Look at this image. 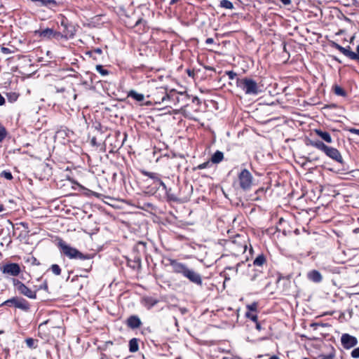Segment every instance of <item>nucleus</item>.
<instances>
[{"mask_svg":"<svg viewBox=\"0 0 359 359\" xmlns=\"http://www.w3.org/2000/svg\"><path fill=\"white\" fill-rule=\"evenodd\" d=\"M277 276L276 284L278 287L281 286L285 289L288 288L290 286L291 279L292 278V273L284 275L283 273H278Z\"/></svg>","mask_w":359,"mask_h":359,"instance_id":"15","label":"nucleus"},{"mask_svg":"<svg viewBox=\"0 0 359 359\" xmlns=\"http://www.w3.org/2000/svg\"><path fill=\"white\" fill-rule=\"evenodd\" d=\"M335 357L334 351L330 353L329 354H320L319 355L320 359H334Z\"/></svg>","mask_w":359,"mask_h":359,"instance_id":"41","label":"nucleus"},{"mask_svg":"<svg viewBox=\"0 0 359 359\" xmlns=\"http://www.w3.org/2000/svg\"><path fill=\"white\" fill-rule=\"evenodd\" d=\"M1 50L4 54H8L11 53V50L6 47H1Z\"/></svg>","mask_w":359,"mask_h":359,"instance_id":"54","label":"nucleus"},{"mask_svg":"<svg viewBox=\"0 0 359 359\" xmlns=\"http://www.w3.org/2000/svg\"><path fill=\"white\" fill-rule=\"evenodd\" d=\"M12 283L15 289L20 294L25 296L27 298L32 299H36L38 290H32L22 282L16 278H13Z\"/></svg>","mask_w":359,"mask_h":359,"instance_id":"9","label":"nucleus"},{"mask_svg":"<svg viewBox=\"0 0 359 359\" xmlns=\"http://www.w3.org/2000/svg\"><path fill=\"white\" fill-rule=\"evenodd\" d=\"M281 2L285 5V6H288L291 4L292 1L291 0H280Z\"/></svg>","mask_w":359,"mask_h":359,"instance_id":"60","label":"nucleus"},{"mask_svg":"<svg viewBox=\"0 0 359 359\" xmlns=\"http://www.w3.org/2000/svg\"><path fill=\"white\" fill-rule=\"evenodd\" d=\"M348 131H349L351 133H352V134H355V135H358V136H359V129H356V128H350V129L348 130Z\"/></svg>","mask_w":359,"mask_h":359,"instance_id":"53","label":"nucleus"},{"mask_svg":"<svg viewBox=\"0 0 359 359\" xmlns=\"http://www.w3.org/2000/svg\"><path fill=\"white\" fill-rule=\"evenodd\" d=\"M50 269L56 276H60L62 273V269L58 264H52Z\"/></svg>","mask_w":359,"mask_h":359,"instance_id":"38","label":"nucleus"},{"mask_svg":"<svg viewBox=\"0 0 359 359\" xmlns=\"http://www.w3.org/2000/svg\"><path fill=\"white\" fill-rule=\"evenodd\" d=\"M194 70L195 69H187V72L189 76H194Z\"/></svg>","mask_w":359,"mask_h":359,"instance_id":"55","label":"nucleus"},{"mask_svg":"<svg viewBox=\"0 0 359 359\" xmlns=\"http://www.w3.org/2000/svg\"><path fill=\"white\" fill-rule=\"evenodd\" d=\"M86 76H88L87 79H83L81 77V81L82 84L85 85L86 86L90 87L93 85L94 81L96 80V76L90 73V72H85Z\"/></svg>","mask_w":359,"mask_h":359,"instance_id":"23","label":"nucleus"},{"mask_svg":"<svg viewBox=\"0 0 359 359\" xmlns=\"http://www.w3.org/2000/svg\"><path fill=\"white\" fill-rule=\"evenodd\" d=\"M154 69H149L147 74L152 72ZM161 69H156L153 74L148 75L147 77L152 76L151 83L147 90V97L149 99V103L154 104H163V107L173 108V104L175 102H178L181 100L182 92L177 91L175 89H170L163 86H156L154 83L156 82L157 79L163 81L164 76L161 74Z\"/></svg>","mask_w":359,"mask_h":359,"instance_id":"1","label":"nucleus"},{"mask_svg":"<svg viewBox=\"0 0 359 359\" xmlns=\"http://www.w3.org/2000/svg\"><path fill=\"white\" fill-rule=\"evenodd\" d=\"M6 95L8 99V101L11 103L17 101V100L19 97V94L15 92L7 93Z\"/></svg>","mask_w":359,"mask_h":359,"instance_id":"34","label":"nucleus"},{"mask_svg":"<svg viewBox=\"0 0 359 359\" xmlns=\"http://www.w3.org/2000/svg\"><path fill=\"white\" fill-rule=\"evenodd\" d=\"M249 239L246 234H236L230 239L224 241L226 251L234 256H240L246 252Z\"/></svg>","mask_w":359,"mask_h":359,"instance_id":"4","label":"nucleus"},{"mask_svg":"<svg viewBox=\"0 0 359 359\" xmlns=\"http://www.w3.org/2000/svg\"><path fill=\"white\" fill-rule=\"evenodd\" d=\"M214 43V39L212 38H208L206 40H205V43L207 45H210V44H212Z\"/></svg>","mask_w":359,"mask_h":359,"instance_id":"57","label":"nucleus"},{"mask_svg":"<svg viewBox=\"0 0 359 359\" xmlns=\"http://www.w3.org/2000/svg\"><path fill=\"white\" fill-rule=\"evenodd\" d=\"M163 259L168 262L165 266H172L173 273L181 274L196 285H202L203 280L201 276L192 269L189 268L186 264L180 262L178 260L169 257H164Z\"/></svg>","mask_w":359,"mask_h":359,"instance_id":"3","label":"nucleus"},{"mask_svg":"<svg viewBox=\"0 0 359 359\" xmlns=\"http://www.w3.org/2000/svg\"><path fill=\"white\" fill-rule=\"evenodd\" d=\"M5 102H6L5 98L0 93V106L4 105L5 104Z\"/></svg>","mask_w":359,"mask_h":359,"instance_id":"59","label":"nucleus"},{"mask_svg":"<svg viewBox=\"0 0 359 359\" xmlns=\"http://www.w3.org/2000/svg\"><path fill=\"white\" fill-rule=\"evenodd\" d=\"M0 270L4 274L14 277L18 276L21 272L20 266L18 263H6L0 268Z\"/></svg>","mask_w":359,"mask_h":359,"instance_id":"11","label":"nucleus"},{"mask_svg":"<svg viewBox=\"0 0 359 359\" xmlns=\"http://www.w3.org/2000/svg\"><path fill=\"white\" fill-rule=\"evenodd\" d=\"M129 351L131 353H135L139 350L138 339L133 338L129 341Z\"/></svg>","mask_w":359,"mask_h":359,"instance_id":"29","label":"nucleus"},{"mask_svg":"<svg viewBox=\"0 0 359 359\" xmlns=\"http://www.w3.org/2000/svg\"><path fill=\"white\" fill-rule=\"evenodd\" d=\"M258 306H259V304H258V302H254L250 304H248L246 306V309H247L246 311L258 313Z\"/></svg>","mask_w":359,"mask_h":359,"instance_id":"36","label":"nucleus"},{"mask_svg":"<svg viewBox=\"0 0 359 359\" xmlns=\"http://www.w3.org/2000/svg\"><path fill=\"white\" fill-rule=\"evenodd\" d=\"M90 144L93 145V146H95V147H98L99 146V144L98 142H97V139L95 137H93L90 140Z\"/></svg>","mask_w":359,"mask_h":359,"instance_id":"52","label":"nucleus"},{"mask_svg":"<svg viewBox=\"0 0 359 359\" xmlns=\"http://www.w3.org/2000/svg\"><path fill=\"white\" fill-rule=\"evenodd\" d=\"M113 344V342L111 341H107L104 343V347L103 348V349H106L109 345H112Z\"/></svg>","mask_w":359,"mask_h":359,"instance_id":"61","label":"nucleus"},{"mask_svg":"<svg viewBox=\"0 0 359 359\" xmlns=\"http://www.w3.org/2000/svg\"><path fill=\"white\" fill-rule=\"evenodd\" d=\"M92 264H93V262H91V263L88 266V267H87V268L84 269H83V271H86V272H87V273L90 272V271L92 270Z\"/></svg>","mask_w":359,"mask_h":359,"instance_id":"58","label":"nucleus"},{"mask_svg":"<svg viewBox=\"0 0 359 359\" xmlns=\"http://www.w3.org/2000/svg\"><path fill=\"white\" fill-rule=\"evenodd\" d=\"M36 74V71H34L32 73H29V74L22 73V75H23L22 78L23 79H28V78H31V77H34Z\"/></svg>","mask_w":359,"mask_h":359,"instance_id":"48","label":"nucleus"},{"mask_svg":"<svg viewBox=\"0 0 359 359\" xmlns=\"http://www.w3.org/2000/svg\"><path fill=\"white\" fill-rule=\"evenodd\" d=\"M351 355L353 358H359V347L354 348L351 351Z\"/></svg>","mask_w":359,"mask_h":359,"instance_id":"43","label":"nucleus"},{"mask_svg":"<svg viewBox=\"0 0 359 359\" xmlns=\"http://www.w3.org/2000/svg\"><path fill=\"white\" fill-rule=\"evenodd\" d=\"M333 47L339 50L341 53H343L345 56L349 57L351 59V55H353V52L350 50V47L348 46V48H344L341 46L334 43Z\"/></svg>","mask_w":359,"mask_h":359,"instance_id":"26","label":"nucleus"},{"mask_svg":"<svg viewBox=\"0 0 359 359\" xmlns=\"http://www.w3.org/2000/svg\"><path fill=\"white\" fill-rule=\"evenodd\" d=\"M237 182L239 188L245 191H249L255 184L254 177L247 168L241 169L238 173Z\"/></svg>","mask_w":359,"mask_h":359,"instance_id":"7","label":"nucleus"},{"mask_svg":"<svg viewBox=\"0 0 359 359\" xmlns=\"http://www.w3.org/2000/svg\"><path fill=\"white\" fill-rule=\"evenodd\" d=\"M255 327H256V329L258 331H261L262 330L261 323L258 321V320H257V322H255Z\"/></svg>","mask_w":359,"mask_h":359,"instance_id":"56","label":"nucleus"},{"mask_svg":"<svg viewBox=\"0 0 359 359\" xmlns=\"http://www.w3.org/2000/svg\"><path fill=\"white\" fill-rule=\"evenodd\" d=\"M310 326L311 327H313L314 330H316L318 328V327H319V326L325 327V324H324V323H312Z\"/></svg>","mask_w":359,"mask_h":359,"instance_id":"49","label":"nucleus"},{"mask_svg":"<svg viewBox=\"0 0 359 359\" xmlns=\"http://www.w3.org/2000/svg\"><path fill=\"white\" fill-rule=\"evenodd\" d=\"M140 25H142L144 27H145L147 25V22L144 20H143L142 18H140L136 21V22L135 24V27H137Z\"/></svg>","mask_w":359,"mask_h":359,"instance_id":"46","label":"nucleus"},{"mask_svg":"<svg viewBox=\"0 0 359 359\" xmlns=\"http://www.w3.org/2000/svg\"><path fill=\"white\" fill-rule=\"evenodd\" d=\"M332 91L334 92V93L336 95L341 96V97H344L347 96L346 91L342 87H341L339 85H337V84L334 85L332 86Z\"/></svg>","mask_w":359,"mask_h":359,"instance_id":"28","label":"nucleus"},{"mask_svg":"<svg viewBox=\"0 0 359 359\" xmlns=\"http://www.w3.org/2000/svg\"><path fill=\"white\" fill-rule=\"evenodd\" d=\"M0 177H4L8 180H12L13 179V175L9 170H3L0 173Z\"/></svg>","mask_w":359,"mask_h":359,"instance_id":"40","label":"nucleus"},{"mask_svg":"<svg viewBox=\"0 0 359 359\" xmlns=\"http://www.w3.org/2000/svg\"><path fill=\"white\" fill-rule=\"evenodd\" d=\"M162 190L165 192V194L167 196L168 200L169 201H174V202H175V201H178V198L177 197V196L175 194L172 193L170 188L168 189L166 187V189H162Z\"/></svg>","mask_w":359,"mask_h":359,"instance_id":"31","label":"nucleus"},{"mask_svg":"<svg viewBox=\"0 0 359 359\" xmlns=\"http://www.w3.org/2000/svg\"><path fill=\"white\" fill-rule=\"evenodd\" d=\"M351 59L359 60V44L357 46L356 52H353V55H351Z\"/></svg>","mask_w":359,"mask_h":359,"instance_id":"45","label":"nucleus"},{"mask_svg":"<svg viewBox=\"0 0 359 359\" xmlns=\"http://www.w3.org/2000/svg\"><path fill=\"white\" fill-rule=\"evenodd\" d=\"M253 265L257 268H261L262 269L264 267L266 268L268 265L267 255L264 253L257 255L253 261Z\"/></svg>","mask_w":359,"mask_h":359,"instance_id":"18","label":"nucleus"},{"mask_svg":"<svg viewBox=\"0 0 359 359\" xmlns=\"http://www.w3.org/2000/svg\"><path fill=\"white\" fill-rule=\"evenodd\" d=\"M48 289V285L47 280H44L43 284H41L40 286H39L38 288H36L35 290H38V291L41 290L47 291Z\"/></svg>","mask_w":359,"mask_h":359,"instance_id":"44","label":"nucleus"},{"mask_svg":"<svg viewBox=\"0 0 359 359\" xmlns=\"http://www.w3.org/2000/svg\"><path fill=\"white\" fill-rule=\"evenodd\" d=\"M211 166H212L211 162L210 161H207L203 163L198 165L197 166L194 167L192 168V170L196 171L198 170L208 168H210Z\"/></svg>","mask_w":359,"mask_h":359,"instance_id":"33","label":"nucleus"},{"mask_svg":"<svg viewBox=\"0 0 359 359\" xmlns=\"http://www.w3.org/2000/svg\"><path fill=\"white\" fill-rule=\"evenodd\" d=\"M34 2L39 3V6H47L49 8L55 6L57 3L55 0H32Z\"/></svg>","mask_w":359,"mask_h":359,"instance_id":"30","label":"nucleus"},{"mask_svg":"<svg viewBox=\"0 0 359 359\" xmlns=\"http://www.w3.org/2000/svg\"><path fill=\"white\" fill-rule=\"evenodd\" d=\"M226 74L229 76V78L231 80L235 79L237 76L236 73H235L233 71L226 72Z\"/></svg>","mask_w":359,"mask_h":359,"instance_id":"50","label":"nucleus"},{"mask_svg":"<svg viewBox=\"0 0 359 359\" xmlns=\"http://www.w3.org/2000/svg\"><path fill=\"white\" fill-rule=\"evenodd\" d=\"M57 247L60 250V252L69 259H91L94 257L90 254H83L76 248L67 244L62 239L59 240Z\"/></svg>","mask_w":359,"mask_h":359,"instance_id":"5","label":"nucleus"},{"mask_svg":"<svg viewBox=\"0 0 359 359\" xmlns=\"http://www.w3.org/2000/svg\"><path fill=\"white\" fill-rule=\"evenodd\" d=\"M61 27H62L63 35L65 39H72L76 33V28L74 25L69 23L67 20H62L61 22Z\"/></svg>","mask_w":359,"mask_h":359,"instance_id":"13","label":"nucleus"},{"mask_svg":"<svg viewBox=\"0 0 359 359\" xmlns=\"http://www.w3.org/2000/svg\"><path fill=\"white\" fill-rule=\"evenodd\" d=\"M236 84L247 95H257L259 92L257 82L251 78H237Z\"/></svg>","mask_w":359,"mask_h":359,"instance_id":"8","label":"nucleus"},{"mask_svg":"<svg viewBox=\"0 0 359 359\" xmlns=\"http://www.w3.org/2000/svg\"><path fill=\"white\" fill-rule=\"evenodd\" d=\"M269 189H270V184H269L266 187H259L255 192V198L253 200L254 201H261L262 199L266 198V191Z\"/></svg>","mask_w":359,"mask_h":359,"instance_id":"20","label":"nucleus"},{"mask_svg":"<svg viewBox=\"0 0 359 359\" xmlns=\"http://www.w3.org/2000/svg\"><path fill=\"white\" fill-rule=\"evenodd\" d=\"M38 339H34L33 338H27L25 339V343L27 346L32 349L36 348L38 346Z\"/></svg>","mask_w":359,"mask_h":359,"instance_id":"32","label":"nucleus"},{"mask_svg":"<svg viewBox=\"0 0 359 359\" xmlns=\"http://www.w3.org/2000/svg\"><path fill=\"white\" fill-rule=\"evenodd\" d=\"M8 132L6 128L0 123V143L6 137Z\"/></svg>","mask_w":359,"mask_h":359,"instance_id":"39","label":"nucleus"},{"mask_svg":"<svg viewBox=\"0 0 359 359\" xmlns=\"http://www.w3.org/2000/svg\"><path fill=\"white\" fill-rule=\"evenodd\" d=\"M269 359H280L278 356L274 355L271 356Z\"/></svg>","mask_w":359,"mask_h":359,"instance_id":"64","label":"nucleus"},{"mask_svg":"<svg viewBox=\"0 0 359 359\" xmlns=\"http://www.w3.org/2000/svg\"><path fill=\"white\" fill-rule=\"evenodd\" d=\"M140 172L142 175L151 179L154 181V184L159 189L160 187L162 189H166V185L161 180V175L156 172H149L144 170H141Z\"/></svg>","mask_w":359,"mask_h":359,"instance_id":"12","label":"nucleus"},{"mask_svg":"<svg viewBox=\"0 0 359 359\" xmlns=\"http://www.w3.org/2000/svg\"><path fill=\"white\" fill-rule=\"evenodd\" d=\"M147 251V243L144 241H138L133 248V254H139L141 255L142 253H145Z\"/></svg>","mask_w":359,"mask_h":359,"instance_id":"21","label":"nucleus"},{"mask_svg":"<svg viewBox=\"0 0 359 359\" xmlns=\"http://www.w3.org/2000/svg\"><path fill=\"white\" fill-rule=\"evenodd\" d=\"M181 100L174 102L175 110H180L186 116L193 118L194 114L201 111V102L196 96L190 95L187 91H181Z\"/></svg>","mask_w":359,"mask_h":359,"instance_id":"2","label":"nucleus"},{"mask_svg":"<svg viewBox=\"0 0 359 359\" xmlns=\"http://www.w3.org/2000/svg\"><path fill=\"white\" fill-rule=\"evenodd\" d=\"M316 134L320 137L322 140L327 143H331L332 142V137L330 134L327 131H323L320 129L315 130Z\"/></svg>","mask_w":359,"mask_h":359,"instance_id":"24","label":"nucleus"},{"mask_svg":"<svg viewBox=\"0 0 359 359\" xmlns=\"http://www.w3.org/2000/svg\"><path fill=\"white\" fill-rule=\"evenodd\" d=\"M307 277L310 280H311L314 283H320L323 279V277H322V275L320 274V273L318 271L315 270V269L309 271L307 274Z\"/></svg>","mask_w":359,"mask_h":359,"instance_id":"22","label":"nucleus"},{"mask_svg":"<svg viewBox=\"0 0 359 359\" xmlns=\"http://www.w3.org/2000/svg\"><path fill=\"white\" fill-rule=\"evenodd\" d=\"M97 71L102 75V76H106L109 74V71L107 70V69H96Z\"/></svg>","mask_w":359,"mask_h":359,"instance_id":"47","label":"nucleus"},{"mask_svg":"<svg viewBox=\"0 0 359 359\" xmlns=\"http://www.w3.org/2000/svg\"><path fill=\"white\" fill-rule=\"evenodd\" d=\"M126 324L128 327L133 330L140 328L142 325L140 318L136 315L129 316L126 320Z\"/></svg>","mask_w":359,"mask_h":359,"instance_id":"17","label":"nucleus"},{"mask_svg":"<svg viewBox=\"0 0 359 359\" xmlns=\"http://www.w3.org/2000/svg\"><path fill=\"white\" fill-rule=\"evenodd\" d=\"M358 339L355 337L349 334H343L341 337V343L344 348L350 349L358 344Z\"/></svg>","mask_w":359,"mask_h":359,"instance_id":"14","label":"nucleus"},{"mask_svg":"<svg viewBox=\"0 0 359 359\" xmlns=\"http://www.w3.org/2000/svg\"><path fill=\"white\" fill-rule=\"evenodd\" d=\"M92 195L95 196L96 198H100V196H102V194H99V193H97V192H93L92 193Z\"/></svg>","mask_w":359,"mask_h":359,"instance_id":"63","label":"nucleus"},{"mask_svg":"<svg viewBox=\"0 0 359 359\" xmlns=\"http://www.w3.org/2000/svg\"><path fill=\"white\" fill-rule=\"evenodd\" d=\"M1 306H14L16 309H19L23 311L27 312L30 309V304L25 299L20 297H13L4 302Z\"/></svg>","mask_w":359,"mask_h":359,"instance_id":"10","label":"nucleus"},{"mask_svg":"<svg viewBox=\"0 0 359 359\" xmlns=\"http://www.w3.org/2000/svg\"><path fill=\"white\" fill-rule=\"evenodd\" d=\"M128 97H131L137 102H142L144 100L143 94L139 93L133 90H131L128 93Z\"/></svg>","mask_w":359,"mask_h":359,"instance_id":"25","label":"nucleus"},{"mask_svg":"<svg viewBox=\"0 0 359 359\" xmlns=\"http://www.w3.org/2000/svg\"><path fill=\"white\" fill-rule=\"evenodd\" d=\"M220 7L232 10L234 8L233 4L229 0H222L219 4Z\"/></svg>","mask_w":359,"mask_h":359,"instance_id":"35","label":"nucleus"},{"mask_svg":"<svg viewBox=\"0 0 359 359\" xmlns=\"http://www.w3.org/2000/svg\"><path fill=\"white\" fill-rule=\"evenodd\" d=\"M142 256L139 254L132 255L131 257H127V265L133 270L141 269Z\"/></svg>","mask_w":359,"mask_h":359,"instance_id":"16","label":"nucleus"},{"mask_svg":"<svg viewBox=\"0 0 359 359\" xmlns=\"http://www.w3.org/2000/svg\"><path fill=\"white\" fill-rule=\"evenodd\" d=\"M224 159V154L220 151H215L210 158L211 163H219Z\"/></svg>","mask_w":359,"mask_h":359,"instance_id":"27","label":"nucleus"},{"mask_svg":"<svg viewBox=\"0 0 359 359\" xmlns=\"http://www.w3.org/2000/svg\"><path fill=\"white\" fill-rule=\"evenodd\" d=\"M310 144L323 151L327 156L334 161L335 162L343 163L344 160L339 151L334 147L325 144L322 141H311Z\"/></svg>","mask_w":359,"mask_h":359,"instance_id":"6","label":"nucleus"},{"mask_svg":"<svg viewBox=\"0 0 359 359\" xmlns=\"http://www.w3.org/2000/svg\"><path fill=\"white\" fill-rule=\"evenodd\" d=\"M53 39H55L56 40H60L62 39H65V35H63L62 32H55L53 31Z\"/></svg>","mask_w":359,"mask_h":359,"instance_id":"42","label":"nucleus"},{"mask_svg":"<svg viewBox=\"0 0 359 359\" xmlns=\"http://www.w3.org/2000/svg\"><path fill=\"white\" fill-rule=\"evenodd\" d=\"M53 29L50 28H46L43 30H36L35 34L40 36L43 39H52L53 35Z\"/></svg>","mask_w":359,"mask_h":359,"instance_id":"19","label":"nucleus"},{"mask_svg":"<svg viewBox=\"0 0 359 359\" xmlns=\"http://www.w3.org/2000/svg\"><path fill=\"white\" fill-rule=\"evenodd\" d=\"M257 312H249V311H246L245 312V317L253 321V322H257V320H258V316H257Z\"/></svg>","mask_w":359,"mask_h":359,"instance_id":"37","label":"nucleus"},{"mask_svg":"<svg viewBox=\"0 0 359 359\" xmlns=\"http://www.w3.org/2000/svg\"><path fill=\"white\" fill-rule=\"evenodd\" d=\"M30 260H31V262H32V264L33 265H39L40 264V262L37 260V259L34 257H32L30 258Z\"/></svg>","mask_w":359,"mask_h":359,"instance_id":"51","label":"nucleus"},{"mask_svg":"<svg viewBox=\"0 0 359 359\" xmlns=\"http://www.w3.org/2000/svg\"><path fill=\"white\" fill-rule=\"evenodd\" d=\"M262 273V271H259V272L257 273V275H255V276H252V277L251 278V280H255L256 279V277L257 276V278H258V277L260 276V274H261Z\"/></svg>","mask_w":359,"mask_h":359,"instance_id":"62","label":"nucleus"}]
</instances>
